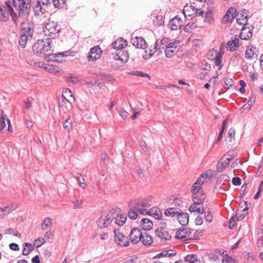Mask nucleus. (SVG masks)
Returning a JSON list of instances; mask_svg holds the SVG:
<instances>
[{
  "mask_svg": "<svg viewBox=\"0 0 263 263\" xmlns=\"http://www.w3.org/2000/svg\"><path fill=\"white\" fill-rule=\"evenodd\" d=\"M191 233V230L188 228H182L179 229L176 233L175 237L177 239H181L189 237Z\"/></svg>",
  "mask_w": 263,
  "mask_h": 263,
  "instance_id": "21",
  "label": "nucleus"
},
{
  "mask_svg": "<svg viewBox=\"0 0 263 263\" xmlns=\"http://www.w3.org/2000/svg\"><path fill=\"white\" fill-rule=\"evenodd\" d=\"M236 260L228 254L223 255L222 263H235Z\"/></svg>",
  "mask_w": 263,
  "mask_h": 263,
  "instance_id": "38",
  "label": "nucleus"
},
{
  "mask_svg": "<svg viewBox=\"0 0 263 263\" xmlns=\"http://www.w3.org/2000/svg\"><path fill=\"white\" fill-rule=\"evenodd\" d=\"M212 14L211 12H206L205 13V21L210 22V21L212 20Z\"/></svg>",
  "mask_w": 263,
  "mask_h": 263,
  "instance_id": "57",
  "label": "nucleus"
},
{
  "mask_svg": "<svg viewBox=\"0 0 263 263\" xmlns=\"http://www.w3.org/2000/svg\"><path fill=\"white\" fill-rule=\"evenodd\" d=\"M9 248L11 250L13 251H18L20 250L18 245L13 242L9 244Z\"/></svg>",
  "mask_w": 263,
  "mask_h": 263,
  "instance_id": "56",
  "label": "nucleus"
},
{
  "mask_svg": "<svg viewBox=\"0 0 263 263\" xmlns=\"http://www.w3.org/2000/svg\"><path fill=\"white\" fill-rule=\"evenodd\" d=\"M179 44V41H175L173 42L167 44L166 46L168 47V48L176 49L177 48L178 45Z\"/></svg>",
  "mask_w": 263,
  "mask_h": 263,
  "instance_id": "53",
  "label": "nucleus"
},
{
  "mask_svg": "<svg viewBox=\"0 0 263 263\" xmlns=\"http://www.w3.org/2000/svg\"><path fill=\"white\" fill-rule=\"evenodd\" d=\"M232 157H228L224 161H222V158L220 160L217 164V171L221 172L224 168H226L229 164Z\"/></svg>",
  "mask_w": 263,
  "mask_h": 263,
  "instance_id": "29",
  "label": "nucleus"
},
{
  "mask_svg": "<svg viewBox=\"0 0 263 263\" xmlns=\"http://www.w3.org/2000/svg\"><path fill=\"white\" fill-rule=\"evenodd\" d=\"M229 177L227 175L222 174L218 177L217 181V184H222V181L229 182Z\"/></svg>",
  "mask_w": 263,
  "mask_h": 263,
  "instance_id": "45",
  "label": "nucleus"
},
{
  "mask_svg": "<svg viewBox=\"0 0 263 263\" xmlns=\"http://www.w3.org/2000/svg\"><path fill=\"white\" fill-rule=\"evenodd\" d=\"M52 226V219L49 217L45 218L42 222L41 224V229L42 230H46L48 229H50Z\"/></svg>",
  "mask_w": 263,
  "mask_h": 263,
  "instance_id": "32",
  "label": "nucleus"
},
{
  "mask_svg": "<svg viewBox=\"0 0 263 263\" xmlns=\"http://www.w3.org/2000/svg\"><path fill=\"white\" fill-rule=\"evenodd\" d=\"M52 2L55 8H60L64 6L65 0H52Z\"/></svg>",
  "mask_w": 263,
  "mask_h": 263,
  "instance_id": "40",
  "label": "nucleus"
},
{
  "mask_svg": "<svg viewBox=\"0 0 263 263\" xmlns=\"http://www.w3.org/2000/svg\"><path fill=\"white\" fill-rule=\"evenodd\" d=\"M140 241L144 246H149L151 245L153 242V239L152 237L148 234L147 233L144 232L142 233V236H141V240Z\"/></svg>",
  "mask_w": 263,
  "mask_h": 263,
  "instance_id": "27",
  "label": "nucleus"
},
{
  "mask_svg": "<svg viewBox=\"0 0 263 263\" xmlns=\"http://www.w3.org/2000/svg\"><path fill=\"white\" fill-rule=\"evenodd\" d=\"M238 13L237 17H236L237 23L239 25H243L244 26H246L247 25L248 21V14L246 12V10L243 9Z\"/></svg>",
  "mask_w": 263,
  "mask_h": 263,
  "instance_id": "18",
  "label": "nucleus"
},
{
  "mask_svg": "<svg viewBox=\"0 0 263 263\" xmlns=\"http://www.w3.org/2000/svg\"><path fill=\"white\" fill-rule=\"evenodd\" d=\"M102 52V49L99 46H96L91 48L89 52L88 60L89 61H91L98 60L100 58Z\"/></svg>",
  "mask_w": 263,
  "mask_h": 263,
  "instance_id": "11",
  "label": "nucleus"
},
{
  "mask_svg": "<svg viewBox=\"0 0 263 263\" xmlns=\"http://www.w3.org/2000/svg\"><path fill=\"white\" fill-rule=\"evenodd\" d=\"M51 40L50 38L39 40L32 46L33 53L42 57H46L52 54V50L50 44Z\"/></svg>",
  "mask_w": 263,
  "mask_h": 263,
  "instance_id": "3",
  "label": "nucleus"
},
{
  "mask_svg": "<svg viewBox=\"0 0 263 263\" xmlns=\"http://www.w3.org/2000/svg\"><path fill=\"white\" fill-rule=\"evenodd\" d=\"M188 8H190V9H191L194 12L195 11L196 8H195V6H193V5H185L183 9V14H184L185 16H186V15L191 16L193 15V13L191 14L189 13H186V12L188 11Z\"/></svg>",
  "mask_w": 263,
  "mask_h": 263,
  "instance_id": "43",
  "label": "nucleus"
},
{
  "mask_svg": "<svg viewBox=\"0 0 263 263\" xmlns=\"http://www.w3.org/2000/svg\"><path fill=\"white\" fill-rule=\"evenodd\" d=\"M51 0H37L34 7V12L36 13L42 10V5L45 6L50 4Z\"/></svg>",
  "mask_w": 263,
  "mask_h": 263,
  "instance_id": "31",
  "label": "nucleus"
},
{
  "mask_svg": "<svg viewBox=\"0 0 263 263\" xmlns=\"http://www.w3.org/2000/svg\"><path fill=\"white\" fill-rule=\"evenodd\" d=\"M152 197L138 198L131 200L128 203L129 210L128 212L129 217L132 219H136L138 214L145 215V208L151 206Z\"/></svg>",
  "mask_w": 263,
  "mask_h": 263,
  "instance_id": "2",
  "label": "nucleus"
},
{
  "mask_svg": "<svg viewBox=\"0 0 263 263\" xmlns=\"http://www.w3.org/2000/svg\"><path fill=\"white\" fill-rule=\"evenodd\" d=\"M173 203L176 208H180L182 206L183 202L179 198H175L174 199Z\"/></svg>",
  "mask_w": 263,
  "mask_h": 263,
  "instance_id": "51",
  "label": "nucleus"
},
{
  "mask_svg": "<svg viewBox=\"0 0 263 263\" xmlns=\"http://www.w3.org/2000/svg\"><path fill=\"white\" fill-rule=\"evenodd\" d=\"M111 214H112V220L115 223L119 226H122L125 223L127 217L126 215L121 214V210L118 207L112 208L111 210Z\"/></svg>",
  "mask_w": 263,
  "mask_h": 263,
  "instance_id": "6",
  "label": "nucleus"
},
{
  "mask_svg": "<svg viewBox=\"0 0 263 263\" xmlns=\"http://www.w3.org/2000/svg\"><path fill=\"white\" fill-rule=\"evenodd\" d=\"M119 115L123 118H125L128 116V112L123 109H121L119 110Z\"/></svg>",
  "mask_w": 263,
  "mask_h": 263,
  "instance_id": "60",
  "label": "nucleus"
},
{
  "mask_svg": "<svg viewBox=\"0 0 263 263\" xmlns=\"http://www.w3.org/2000/svg\"><path fill=\"white\" fill-rule=\"evenodd\" d=\"M200 204H195L193 202V203L190 206L189 210L191 213L194 212L198 210V209L199 207H198V205H199Z\"/></svg>",
  "mask_w": 263,
  "mask_h": 263,
  "instance_id": "55",
  "label": "nucleus"
},
{
  "mask_svg": "<svg viewBox=\"0 0 263 263\" xmlns=\"http://www.w3.org/2000/svg\"><path fill=\"white\" fill-rule=\"evenodd\" d=\"M5 234H11L18 238L21 237V234L13 228H9L5 230Z\"/></svg>",
  "mask_w": 263,
  "mask_h": 263,
  "instance_id": "37",
  "label": "nucleus"
},
{
  "mask_svg": "<svg viewBox=\"0 0 263 263\" xmlns=\"http://www.w3.org/2000/svg\"><path fill=\"white\" fill-rule=\"evenodd\" d=\"M236 12L235 8L233 7L229 8L223 17L222 23L224 24L231 23L236 16Z\"/></svg>",
  "mask_w": 263,
  "mask_h": 263,
  "instance_id": "13",
  "label": "nucleus"
},
{
  "mask_svg": "<svg viewBox=\"0 0 263 263\" xmlns=\"http://www.w3.org/2000/svg\"><path fill=\"white\" fill-rule=\"evenodd\" d=\"M248 207H245L243 210L238 209L236 212L235 218L238 220H241L246 216Z\"/></svg>",
  "mask_w": 263,
  "mask_h": 263,
  "instance_id": "33",
  "label": "nucleus"
},
{
  "mask_svg": "<svg viewBox=\"0 0 263 263\" xmlns=\"http://www.w3.org/2000/svg\"><path fill=\"white\" fill-rule=\"evenodd\" d=\"M131 74L134 76H136L139 77H143V78L146 77V78H148V79H151V77L149 74H148L147 73L141 72V71H133L131 73Z\"/></svg>",
  "mask_w": 263,
  "mask_h": 263,
  "instance_id": "42",
  "label": "nucleus"
},
{
  "mask_svg": "<svg viewBox=\"0 0 263 263\" xmlns=\"http://www.w3.org/2000/svg\"><path fill=\"white\" fill-rule=\"evenodd\" d=\"M232 183L234 185H236V186L240 185L241 183V180L239 177H234L232 179Z\"/></svg>",
  "mask_w": 263,
  "mask_h": 263,
  "instance_id": "52",
  "label": "nucleus"
},
{
  "mask_svg": "<svg viewBox=\"0 0 263 263\" xmlns=\"http://www.w3.org/2000/svg\"><path fill=\"white\" fill-rule=\"evenodd\" d=\"M38 241L40 242V243L37 244L36 246V248L40 247L43 243L45 242V240L43 238H39L35 240V242H37Z\"/></svg>",
  "mask_w": 263,
  "mask_h": 263,
  "instance_id": "62",
  "label": "nucleus"
},
{
  "mask_svg": "<svg viewBox=\"0 0 263 263\" xmlns=\"http://www.w3.org/2000/svg\"><path fill=\"white\" fill-rule=\"evenodd\" d=\"M33 29L30 26L24 27L21 30V36L19 44L22 48H25L28 41L31 40Z\"/></svg>",
  "mask_w": 263,
  "mask_h": 263,
  "instance_id": "5",
  "label": "nucleus"
},
{
  "mask_svg": "<svg viewBox=\"0 0 263 263\" xmlns=\"http://www.w3.org/2000/svg\"><path fill=\"white\" fill-rule=\"evenodd\" d=\"M233 83V81L232 79L228 80L224 82V84L222 85L225 88H229L230 86H232Z\"/></svg>",
  "mask_w": 263,
  "mask_h": 263,
  "instance_id": "61",
  "label": "nucleus"
},
{
  "mask_svg": "<svg viewBox=\"0 0 263 263\" xmlns=\"http://www.w3.org/2000/svg\"><path fill=\"white\" fill-rule=\"evenodd\" d=\"M181 213V209L178 208H170L164 210V214L166 216L177 218Z\"/></svg>",
  "mask_w": 263,
  "mask_h": 263,
  "instance_id": "20",
  "label": "nucleus"
},
{
  "mask_svg": "<svg viewBox=\"0 0 263 263\" xmlns=\"http://www.w3.org/2000/svg\"><path fill=\"white\" fill-rule=\"evenodd\" d=\"M239 46L238 39L236 36L232 37L228 42L226 48L227 50L231 51H236L237 47Z\"/></svg>",
  "mask_w": 263,
  "mask_h": 263,
  "instance_id": "17",
  "label": "nucleus"
},
{
  "mask_svg": "<svg viewBox=\"0 0 263 263\" xmlns=\"http://www.w3.org/2000/svg\"><path fill=\"white\" fill-rule=\"evenodd\" d=\"M12 1H6L5 2L6 6L4 8L0 5L1 21H6L8 18L9 14H10L14 21L18 17L12 6L17 11L19 16H23L28 13L31 0H12Z\"/></svg>",
  "mask_w": 263,
  "mask_h": 263,
  "instance_id": "1",
  "label": "nucleus"
},
{
  "mask_svg": "<svg viewBox=\"0 0 263 263\" xmlns=\"http://www.w3.org/2000/svg\"><path fill=\"white\" fill-rule=\"evenodd\" d=\"M17 208L16 203H13L9 205L4 206L3 208L0 207L1 213H3L4 215H8Z\"/></svg>",
  "mask_w": 263,
  "mask_h": 263,
  "instance_id": "28",
  "label": "nucleus"
},
{
  "mask_svg": "<svg viewBox=\"0 0 263 263\" xmlns=\"http://www.w3.org/2000/svg\"><path fill=\"white\" fill-rule=\"evenodd\" d=\"M127 45V42L125 40L120 38L114 41L112 44V47L114 49L121 50L126 47Z\"/></svg>",
  "mask_w": 263,
  "mask_h": 263,
  "instance_id": "22",
  "label": "nucleus"
},
{
  "mask_svg": "<svg viewBox=\"0 0 263 263\" xmlns=\"http://www.w3.org/2000/svg\"><path fill=\"white\" fill-rule=\"evenodd\" d=\"M155 232L156 235L161 239L167 240H170L171 238V236L169 234V233L163 228L157 229Z\"/></svg>",
  "mask_w": 263,
  "mask_h": 263,
  "instance_id": "26",
  "label": "nucleus"
},
{
  "mask_svg": "<svg viewBox=\"0 0 263 263\" xmlns=\"http://www.w3.org/2000/svg\"><path fill=\"white\" fill-rule=\"evenodd\" d=\"M208 177L207 174H202L201 175L200 177L198 178V179L196 181L195 183H197V184L201 186L202 183L204 182L205 180Z\"/></svg>",
  "mask_w": 263,
  "mask_h": 263,
  "instance_id": "44",
  "label": "nucleus"
},
{
  "mask_svg": "<svg viewBox=\"0 0 263 263\" xmlns=\"http://www.w3.org/2000/svg\"><path fill=\"white\" fill-rule=\"evenodd\" d=\"M195 223L197 226L201 225L203 223L202 218L200 216L197 217L195 220Z\"/></svg>",
  "mask_w": 263,
  "mask_h": 263,
  "instance_id": "63",
  "label": "nucleus"
},
{
  "mask_svg": "<svg viewBox=\"0 0 263 263\" xmlns=\"http://www.w3.org/2000/svg\"><path fill=\"white\" fill-rule=\"evenodd\" d=\"M177 218L181 225L185 226L189 223V215L187 213L183 212L181 210V213L178 214Z\"/></svg>",
  "mask_w": 263,
  "mask_h": 263,
  "instance_id": "24",
  "label": "nucleus"
},
{
  "mask_svg": "<svg viewBox=\"0 0 263 263\" xmlns=\"http://www.w3.org/2000/svg\"><path fill=\"white\" fill-rule=\"evenodd\" d=\"M68 83L70 84H75L79 82L78 78L76 77L70 76L67 79Z\"/></svg>",
  "mask_w": 263,
  "mask_h": 263,
  "instance_id": "54",
  "label": "nucleus"
},
{
  "mask_svg": "<svg viewBox=\"0 0 263 263\" xmlns=\"http://www.w3.org/2000/svg\"><path fill=\"white\" fill-rule=\"evenodd\" d=\"M111 210L109 213H104L102 214L97 221L98 227L100 228L108 227L113 221Z\"/></svg>",
  "mask_w": 263,
  "mask_h": 263,
  "instance_id": "7",
  "label": "nucleus"
},
{
  "mask_svg": "<svg viewBox=\"0 0 263 263\" xmlns=\"http://www.w3.org/2000/svg\"><path fill=\"white\" fill-rule=\"evenodd\" d=\"M208 256H209V259L211 260L217 261L219 259L218 256L216 254H214V253H211V254H209Z\"/></svg>",
  "mask_w": 263,
  "mask_h": 263,
  "instance_id": "59",
  "label": "nucleus"
},
{
  "mask_svg": "<svg viewBox=\"0 0 263 263\" xmlns=\"http://www.w3.org/2000/svg\"><path fill=\"white\" fill-rule=\"evenodd\" d=\"M227 123V119L224 120L222 122L221 130L219 133L218 136L217 140H216V142H219L221 140L222 134L224 132L225 127L226 126Z\"/></svg>",
  "mask_w": 263,
  "mask_h": 263,
  "instance_id": "39",
  "label": "nucleus"
},
{
  "mask_svg": "<svg viewBox=\"0 0 263 263\" xmlns=\"http://www.w3.org/2000/svg\"><path fill=\"white\" fill-rule=\"evenodd\" d=\"M145 214L148 215L152 216L156 220H159L162 216V212L160 209L157 207L146 208H145Z\"/></svg>",
  "mask_w": 263,
  "mask_h": 263,
  "instance_id": "12",
  "label": "nucleus"
},
{
  "mask_svg": "<svg viewBox=\"0 0 263 263\" xmlns=\"http://www.w3.org/2000/svg\"><path fill=\"white\" fill-rule=\"evenodd\" d=\"M141 236H142L141 231L138 228H134L131 231L129 235V240L132 243L136 244L140 241Z\"/></svg>",
  "mask_w": 263,
  "mask_h": 263,
  "instance_id": "10",
  "label": "nucleus"
},
{
  "mask_svg": "<svg viewBox=\"0 0 263 263\" xmlns=\"http://www.w3.org/2000/svg\"><path fill=\"white\" fill-rule=\"evenodd\" d=\"M257 51V49L255 47L250 46V47H248L246 51V58L247 59H251L253 58V55Z\"/></svg>",
  "mask_w": 263,
  "mask_h": 263,
  "instance_id": "34",
  "label": "nucleus"
},
{
  "mask_svg": "<svg viewBox=\"0 0 263 263\" xmlns=\"http://www.w3.org/2000/svg\"><path fill=\"white\" fill-rule=\"evenodd\" d=\"M205 219L206 221L211 222L213 220V216L211 212H205L204 213Z\"/></svg>",
  "mask_w": 263,
  "mask_h": 263,
  "instance_id": "49",
  "label": "nucleus"
},
{
  "mask_svg": "<svg viewBox=\"0 0 263 263\" xmlns=\"http://www.w3.org/2000/svg\"><path fill=\"white\" fill-rule=\"evenodd\" d=\"M200 189L201 186L200 185L194 183L191 188V193L193 195L202 193L201 191H200Z\"/></svg>",
  "mask_w": 263,
  "mask_h": 263,
  "instance_id": "41",
  "label": "nucleus"
},
{
  "mask_svg": "<svg viewBox=\"0 0 263 263\" xmlns=\"http://www.w3.org/2000/svg\"><path fill=\"white\" fill-rule=\"evenodd\" d=\"M120 53L116 54L115 56V58L116 60H120L122 61L126 62L128 59V56L127 53L124 55V57H122V55H119Z\"/></svg>",
  "mask_w": 263,
  "mask_h": 263,
  "instance_id": "47",
  "label": "nucleus"
},
{
  "mask_svg": "<svg viewBox=\"0 0 263 263\" xmlns=\"http://www.w3.org/2000/svg\"><path fill=\"white\" fill-rule=\"evenodd\" d=\"M114 238L115 242L119 246L126 247L128 246L129 240L127 236L124 235L117 229H114Z\"/></svg>",
  "mask_w": 263,
  "mask_h": 263,
  "instance_id": "8",
  "label": "nucleus"
},
{
  "mask_svg": "<svg viewBox=\"0 0 263 263\" xmlns=\"http://www.w3.org/2000/svg\"><path fill=\"white\" fill-rule=\"evenodd\" d=\"M169 25L171 30H177L181 27L182 20L181 18L175 16L170 21Z\"/></svg>",
  "mask_w": 263,
  "mask_h": 263,
  "instance_id": "19",
  "label": "nucleus"
},
{
  "mask_svg": "<svg viewBox=\"0 0 263 263\" xmlns=\"http://www.w3.org/2000/svg\"><path fill=\"white\" fill-rule=\"evenodd\" d=\"M184 260L190 263H195L198 261V258L195 254H189L184 257Z\"/></svg>",
  "mask_w": 263,
  "mask_h": 263,
  "instance_id": "36",
  "label": "nucleus"
},
{
  "mask_svg": "<svg viewBox=\"0 0 263 263\" xmlns=\"http://www.w3.org/2000/svg\"><path fill=\"white\" fill-rule=\"evenodd\" d=\"M61 30V27L57 22L48 20L45 23L44 32L46 35L52 38L59 36Z\"/></svg>",
  "mask_w": 263,
  "mask_h": 263,
  "instance_id": "4",
  "label": "nucleus"
},
{
  "mask_svg": "<svg viewBox=\"0 0 263 263\" xmlns=\"http://www.w3.org/2000/svg\"><path fill=\"white\" fill-rule=\"evenodd\" d=\"M0 130L2 133L6 132H12L10 120L8 118L7 116L4 114L2 111V116L0 119Z\"/></svg>",
  "mask_w": 263,
  "mask_h": 263,
  "instance_id": "9",
  "label": "nucleus"
},
{
  "mask_svg": "<svg viewBox=\"0 0 263 263\" xmlns=\"http://www.w3.org/2000/svg\"><path fill=\"white\" fill-rule=\"evenodd\" d=\"M165 54L166 57L171 58L174 55V49L166 46L165 48Z\"/></svg>",
  "mask_w": 263,
  "mask_h": 263,
  "instance_id": "46",
  "label": "nucleus"
},
{
  "mask_svg": "<svg viewBox=\"0 0 263 263\" xmlns=\"http://www.w3.org/2000/svg\"><path fill=\"white\" fill-rule=\"evenodd\" d=\"M72 202L73 203L74 209L81 208L82 206V200H76L74 201H73Z\"/></svg>",
  "mask_w": 263,
  "mask_h": 263,
  "instance_id": "48",
  "label": "nucleus"
},
{
  "mask_svg": "<svg viewBox=\"0 0 263 263\" xmlns=\"http://www.w3.org/2000/svg\"><path fill=\"white\" fill-rule=\"evenodd\" d=\"M220 51H217V50H213V51H214L215 53V56L214 58L215 60L214 62L215 65L219 67V69H220L223 66V65L222 64L221 57L222 54L223 53V52L222 51V48L221 47H220Z\"/></svg>",
  "mask_w": 263,
  "mask_h": 263,
  "instance_id": "23",
  "label": "nucleus"
},
{
  "mask_svg": "<svg viewBox=\"0 0 263 263\" xmlns=\"http://www.w3.org/2000/svg\"><path fill=\"white\" fill-rule=\"evenodd\" d=\"M158 43L157 42H156L155 43L154 50H152L150 48H147V47L146 46L145 48L144 49V53L143 54V58L145 60L149 59L154 54V53L157 51V50H159L160 48H164V46L158 48Z\"/></svg>",
  "mask_w": 263,
  "mask_h": 263,
  "instance_id": "15",
  "label": "nucleus"
},
{
  "mask_svg": "<svg viewBox=\"0 0 263 263\" xmlns=\"http://www.w3.org/2000/svg\"><path fill=\"white\" fill-rule=\"evenodd\" d=\"M206 198V195L203 193L196 194L192 195V200L194 203L198 204H202Z\"/></svg>",
  "mask_w": 263,
  "mask_h": 263,
  "instance_id": "25",
  "label": "nucleus"
},
{
  "mask_svg": "<svg viewBox=\"0 0 263 263\" xmlns=\"http://www.w3.org/2000/svg\"><path fill=\"white\" fill-rule=\"evenodd\" d=\"M132 44L138 48L145 49L146 47V42L142 37L136 36L132 39Z\"/></svg>",
  "mask_w": 263,
  "mask_h": 263,
  "instance_id": "16",
  "label": "nucleus"
},
{
  "mask_svg": "<svg viewBox=\"0 0 263 263\" xmlns=\"http://www.w3.org/2000/svg\"><path fill=\"white\" fill-rule=\"evenodd\" d=\"M63 126L64 129L67 132H69L72 129V120L70 116H68L67 119L64 121Z\"/></svg>",
  "mask_w": 263,
  "mask_h": 263,
  "instance_id": "35",
  "label": "nucleus"
},
{
  "mask_svg": "<svg viewBox=\"0 0 263 263\" xmlns=\"http://www.w3.org/2000/svg\"><path fill=\"white\" fill-rule=\"evenodd\" d=\"M228 135H229V136L231 138H234V136H235V130L234 128H230L228 132Z\"/></svg>",
  "mask_w": 263,
  "mask_h": 263,
  "instance_id": "64",
  "label": "nucleus"
},
{
  "mask_svg": "<svg viewBox=\"0 0 263 263\" xmlns=\"http://www.w3.org/2000/svg\"><path fill=\"white\" fill-rule=\"evenodd\" d=\"M77 180L79 182L80 186L82 189H85L86 184L84 178L81 179L79 177H77Z\"/></svg>",
  "mask_w": 263,
  "mask_h": 263,
  "instance_id": "50",
  "label": "nucleus"
},
{
  "mask_svg": "<svg viewBox=\"0 0 263 263\" xmlns=\"http://www.w3.org/2000/svg\"><path fill=\"white\" fill-rule=\"evenodd\" d=\"M141 226L143 230L147 231L152 229L153 224L149 219L143 218L141 221Z\"/></svg>",
  "mask_w": 263,
  "mask_h": 263,
  "instance_id": "30",
  "label": "nucleus"
},
{
  "mask_svg": "<svg viewBox=\"0 0 263 263\" xmlns=\"http://www.w3.org/2000/svg\"><path fill=\"white\" fill-rule=\"evenodd\" d=\"M252 29L250 27L243 26L241 30L239 37L241 40H248L252 36Z\"/></svg>",
  "mask_w": 263,
  "mask_h": 263,
  "instance_id": "14",
  "label": "nucleus"
},
{
  "mask_svg": "<svg viewBox=\"0 0 263 263\" xmlns=\"http://www.w3.org/2000/svg\"><path fill=\"white\" fill-rule=\"evenodd\" d=\"M256 101V97L254 95H252V97L250 99V100L248 101L247 103L248 104V105H250V106L252 107L253 104H254Z\"/></svg>",
  "mask_w": 263,
  "mask_h": 263,
  "instance_id": "58",
  "label": "nucleus"
}]
</instances>
